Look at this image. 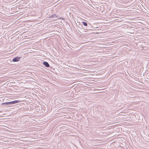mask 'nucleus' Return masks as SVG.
Wrapping results in <instances>:
<instances>
[{"mask_svg":"<svg viewBox=\"0 0 149 149\" xmlns=\"http://www.w3.org/2000/svg\"><path fill=\"white\" fill-rule=\"evenodd\" d=\"M82 24H83L85 26H87L88 25L87 23L84 22H82Z\"/></svg>","mask_w":149,"mask_h":149,"instance_id":"nucleus-6","label":"nucleus"},{"mask_svg":"<svg viewBox=\"0 0 149 149\" xmlns=\"http://www.w3.org/2000/svg\"><path fill=\"white\" fill-rule=\"evenodd\" d=\"M6 104V105H9V104H11V102H10L3 103V104Z\"/></svg>","mask_w":149,"mask_h":149,"instance_id":"nucleus-5","label":"nucleus"},{"mask_svg":"<svg viewBox=\"0 0 149 149\" xmlns=\"http://www.w3.org/2000/svg\"><path fill=\"white\" fill-rule=\"evenodd\" d=\"M19 102L18 100H15L11 102V104H14Z\"/></svg>","mask_w":149,"mask_h":149,"instance_id":"nucleus-3","label":"nucleus"},{"mask_svg":"<svg viewBox=\"0 0 149 149\" xmlns=\"http://www.w3.org/2000/svg\"><path fill=\"white\" fill-rule=\"evenodd\" d=\"M43 64L47 67L48 68L49 66V64L47 62H44Z\"/></svg>","mask_w":149,"mask_h":149,"instance_id":"nucleus-2","label":"nucleus"},{"mask_svg":"<svg viewBox=\"0 0 149 149\" xmlns=\"http://www.w3.org/2000/svg\"><path fill=\"white\" fill-rule=\"evenodd\" d=\"M21 58V57H16L13 59L12 61L13 62L18 61H19Z\"/></svg>","mask_w":149,"mask_h":149,"instance_id":"nucleus-1","label":"nucleus"},{"mask_svg":"<svg viewBox=\"0 0 149 149\" xmlns=\"http://www.w3.org/2000/svg\"><path fill=\"white\" fill-rule=\"evenodd\" d=\"M57 17V16L56 15V14H53L51 15L49 17V18H52L53 17L54 18H56Z\"/></svg>","mask_w":149,"mask_h":149,"instance_id":"nucleus-4","label":"nucleus"}]
</instances>
